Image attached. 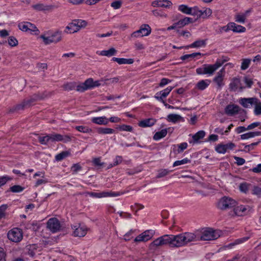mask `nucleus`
Segmentation results:
<instances>
[{
    "label": "nucleus",
    "mask_w": 261,
    "mask_h": 261,
    "mask_svg": "<svg viewBox=\"0 0 261 261\" xmlns=\"http://www.w3.org/2000/svg\"><path fill=\"white\" fill-rule=\"evenodd\" d=\"M9 45L12 47L16 46L18 45V41L16 38L13 36L10 37L8 39Z\"/></svg>",
    "instance_id": "nucleus-49"
},
{
    "label": "nucleus",
    "mask_w": 261,
    "mask_h": 261,
    "mask_svg": "<svg viewBox=\"0 0 261 261\" xmlns=\"http://www.w3.org/2000/svg\"><path fill=\"white\" fill-rule=\"evenodd\" d=\"M215 150L219 153L224 154L226 152L224 144H218L216 146Z\"/></svg>",
    "instance_id": "nucleus-53"
},
{
    "label": "nucleus",
    "mask_w": 261,
    "mask_h": 261,
    "mask_svg": "<svg viewBox=\"0 0 261 261\" xmlns=\"http://www.w3.org/2000/svg\"><path fill=\"white\" fill-rule=\"evenodd\" d=\"M226 61V60L218 59L214 64H204L201 67L196 69V73L199 75H212Z\"/></svg>",
    "instance_id": "nucleus-2"
},
{
    "label": "nucleus",
    "mask_w": 261,
    "mask_h": 261,
    "mask_svg": "<svg viewBox=\"0 0 261 261\" xmlns=\"http://www.w3.org/2000/svg\"><path fill=\"white\" fill-rule=\"evenodd\" d=\"M251 210L249 205H240L233 208V213L235 216H243L246 215Z\"/></svg>",
    "instance_id": "nucleus-15"
},
{
    "label": "nucleus",
    "mask_w": 261,
    "mask_h": 261,
    "mask_svg": "<svg viewBox=\"0 0 261 261\" xmlns=\"http://www.w3.org/2000/svg\"><path fill=\"white\" fill-rule=\"evenodd\" d=\"M7 237L10 241L15 243H18L23 238V233L21 229L15 227L8 232Z\"/></svg>",
    "instance_id": "nucleus-6"
},
{
    "label": "nucleus",
    "mask_w": 261,
    "mask_h": 261,
    "mask_svg": "<svg viewBox=\"0 0 261 261\" xmlns=\"http://www.w3.org/2000/svg\"><path fill=\"white\" fill-rule=\"evenodd\" d=\"M177 146L178 147V153H180L187 148L188 144L186 142H184L177 145Z\"/></svg>",
    "instance_id": "nucleus-57"
},
{
    "label": "nucleus",
    "mask_w": 261,
    "mask_h": 261,
    "mask_svg": "<svg viewBox=\"0 0 261 261\" xmlns=\"http://www.w3.org/2000/svg\"><path fill=\"white\" fill-rule=\"evenodd\" d=\"M196 14H198L203 18H206L212 14V10L210 8H206L204 11L197 10Z\"/></svg>",
    "instance_id": "nucleus-31"
},
{
    "label": "nucleus",
    "mask_w": 261,
    "mask_h": 261,
    "mask_svg": "<svg viewBox=\"0 0 261 261\" xmlns=\"http://www.w3.org/2000/svg\"><path fill=\"white\" fill-rule=\"evenodd\" d=\"M87 24V22L85 20L74 19L65 27L64 31L67 34H73L85 28Z\"/></svg>",
    "instance_id": "nucleus-3"
},
{
    "label": "nucleus",
    "mask_w": 261,
    "mask_h": 261,
    "mask_svg": "<svg viewBox=\"0 0 261 261\" xmlns=\"http://www.w3.org/2000/svg\"><path fill=\"white\" fill-rule=\"evenodd\" d=\"M134 232H135L134 230H133V229L130 230L128 232H127L124 235V236H123L124 239L125 241L130 240L132 238H133Z\"/></svg>",
    "instance_id": "nucleus-55"
},
{
    "label": "nucleus",
    "mask_w": 261,
    "mask_h": 261,
    "mask_svg": "<svg viewBox=\"0 0 261 261\" xmlns=\"http://www.w3.org/2000/svg\"><path fill=\"white\" fill-rule=\"evenodd\" d=\"M234 159L236 161V164L238 166L243 165L245 163V160L243 158L238 157V156H234Z\"/></svg>",
    "instance_id": "nucleus-61"
},
{
    "label": "nucleus",
    "mask_w": 261,
    "mask_h": 261,
    "mask_svg": "<svg viewBox=\"0 0 261 261\" xmlns=\"http://www.w3.org/2000/svg\"><path fill=\"white\" fill-rule=\"evenodd\" d=\"M206 40H197L189 45L187 48H200L205 47Z\"/></svg>",
    "instance_id": "nucleus-34"
},
{
    "label": "nucleus",
    "mask_w": 261,
    "mask_h": 261,
    "mask_svg": "<svg viewBox=\"0 0 261 261\" xmlns=\"http://www.w3.org/2000/svg\"><path fill=\"white\" fill-rule=\"evenodd\" d=\"M192 22V18L188 17H185L183 19H180L176 23L178 28H181L186 25Z\"/></svg>",
    "instance_id": "nucleus-33"
},
{
    "label": "nucleus",
    "mask_w": 261,
    "mask_h": 261,
    "mask_svg": "<svg viewBox=\"0 0 261 261\" xmlns=\"http://www.w3.org/2000/svg\"><path fill=\"white\" fill-rule=\"evenodd\" d=\"M75 128L79 132L83 133H89L92 132V129L91 128L85 126H76L75 127Z\"/></svg>",
    "instance_id": "nucleus-44"
},
{
    "label": "nucleus",
    "mask_w": 261,
    "mask_h": 261,
    "mask_svg": "<svg viewBox=\"0 0 261 261\" xmlns=\"http://www.w3.org/2000/svg\"><path fill=\"white\" fill-rule=\"evenodd\" d=\"M154 232L152 230H147L139 236L134 240L135 242H146L150 240L153 236Z\"/></svg>",
    "instance_id": "nucleus-13"
},
{
    "label": "nucleus",
    "mask_w": 261,
    "mask_h": 261,
    "mask_svg": "<svg viewBox=\"0 0 261 261\" xmlns=\"http://www.w3.org/2000/svg\"><path fill=\"white\" fill-rule=\"evenodd\" d=\"M237 204V201L231 197L224 196L218 201L217 206L221 210H226L235 206Z\"/></svg>",
    "instance_id": "nucleus-4"
},
{
    "label": "nucleus",
    "mask_w": 261,
    "mask_h": 261,
    "mask_svg": "<svg viewBox=\"0 0 261 261\" xmlns=\"http://www.w3.org/2000/svg\"><path fill=\"white\" fill-rule=\"evenodd\" d=\"M251 60L249 59H244L242 60L241 69L243 70L247 69L250 66Z\"/></svg>",
    "instance_id": "nucleus-43"
},
{
    "label": "nucleus",
    "mask_w": 261,
    "mask_h": 261,
    "mask_svg": "<svg viewBox=\"0 0 261 261\" xmlns=\"http://www.w3.org/2000/svg\"><path fill=\"white\" fill-rule=\"evenodd\" d=\"M93 79L89 78L84 83H81L76 87V90L78 92H83L87 90L93 88Z\"/></svg>",
    "instance_id": "nucleus-11"
},
{
    "label": "nucleus",
    "mask_w": 261,
    "mask_h": 261,
    "mask_svg": "<svg viewBox=\"0 0 261 261\" xmlns=\"http://www.w3.org/2000/svg\"><path fill=\"white\" fill-rule=\"evenodd\" d=\"M210 83L211 81L210 80H202L197 83L196 87L199 90H203L210 85Z\"/></svg>",
    "instance_id": "nucleus-28"
},
{
    "label": "nucleus",
    "mask_w": 261,
    "mask_h": 261,
    "mask_svg": "<svg viewBox=\"0 0 261 261\" xmlns=\"http://www.w3.org/2000/svg\"><path fill=\"white\" fill-rule=\"evenodd\" d=\"M117 53V50L113 47L110 48L108 50H104L101 51H97L96 54L98 55L102 56L111 57L115 55Z\"/></svg>",
    "instance_id": "nucleus-24"
},
{
    "label": "nucleus",
    "mask_w": 261,
    "mask_h": 261,
    "mask_svg": "<svg viewBox=\"0 0 261 261\" xmlns=\"http://www.w3.org/2000/svg\"><path fill=\"white\" fill-rule=\"evenodd\" d=\"M70 155V152L67 151H62L55 156V159L57 161H61Z\"/></svg>",
    "instance_id": "nucleus-42"
},
{
    "label": "nucleus",
    "mask_w": 261,
    "mask_h": 261,
    "mask_svg": "<svg viewBox=\"0 0 261 261\" xmlns=\"http://www.w3.org/2000/svg\"><path fill=\"white\" fill-rule=\"evenodd\" d=\"M255 98H241L239 100V103L245 108H250L253 106Z\"/></svg>",
    "instance_id": "nucleus-21"
},
{
    "label": "nucleus",
    "mask_w": 261,
    "mask_h": 261,
    "mask_svg": "<svg viewBox=\"0 0 261 261\" xmlns=\"http://www.w3.org/2000/svg\"><path fill=\"white\" fill-rule=\"evenodd\" d=\"M169 173V171L167 169H162L160 170L156 175L157 178H161L165 176Z\"/></svg>",
    "instance_id": "nucleus-59"
},
{
    "label": "nucleus",
    "mask_w": 261,
    "mask_h": 261,
    "mask_svg": "<svg viewBox=\"0 0 261 261\" xmlns=\"http://www.w3.org/2000/svg\"><path fill=\"white\" fill-rule=\"evenodd\" d=\"M18 26L21 31L30 34H32L33 32H35L36 34L39 32L37 27L29 22H21L18 24Z\"/></svg>",
    "instance_id": "nucleus-8"
},
{
    "label": "nucleus",
    "mask_w": 261,
    "mask_h": 261,
    "mask_svg": "<svg viewBox=\"0 0 261 261\" xmlns=\"http://www.w3.org/2000/svg\"><path fill=\"white\" fill-rule=\"evenodd\" d=\"M12 178L9 176L5 175L0 177V188L5 185L7 181L11 180Z\"/></svg>",
    "instance_id": "nucleus-48"
},
{
    "label": "nucleus",
    "mask_w": 261,
    "mask_h": 261,
    "mask_svg": "<svg viewBox=\"0 0 261 261\" xmlns=\"http://www.w3.org/2000/svg\"><path fill=\"white\" fill-rule=\"evenodd\" d=\"M73 231V235L76 237H83L87 233L88 228L87 227L81 224H77L72 227Z\"/></svg>",
    "instance_id": "nucleus-9"
},
{
    "label": "nucleus",
    "mask_w": 261,
    "mask_h": 261,
    "mask_svg": "<svg viewBox=\"0 0 261 261\" xmlns=\"http://www.w3.org/2000/svg\"><path fill=\"white\" fill-rule=\"evenodd\" d=\"M179 36H182L185 38H188L190 37L192 35V34L189 31L186 30L179 32Z\"/></svg>",
    "instance_id": "nucleus-64"
},
{
    "label": "nucleus",
    "mask_w": 261,
    "mask_h": 261,
    "mask_svg": "<svg viewBox=\"0 0 261 261\" xmlns=\"http://www.w3.org/2000/svg\"><path fill=\"white\" fill-rule=\"evenodd\" d=\"M122 5V2L120 0L115 1L112 2L111 4L112 7H113L114 9H119Z\"/></svg>",
    "instance_id": "nucleus-58"
},
{
    "label": "nucleus",
    "mask_w": 261,
    "mask_h": 261,
    "mask_svg": "<svg viewBox=\"0 0 261 261\" xmlns=\"http://www.w3.org/2000/svg\"><path fill=\"white\" fill-rule=\"evenodd\" d=\"M201 54L200 53H195L191 54H188L182 56L180 57V59L181 60H186L190 58H195L197 56H200Z\"/></svg>",
    "instance_id": "nucleus-50"
},
{
    "label": "nucleus",
    "mask_w": 261,
    "mask_h": 261,
    "mask_svg": "<svg viewBox=\"0 0 261 261\" xmlns=\"http://www.w3.org/2000/svg\"><path fill=\"white\" fill-rule=\"evenodd\" d=\"M190 162H191L190 160H189V159L186 158L181 160L176 161L175 162H174V163L173 164V166L176 167V166H180V165H184V164H186L187 163H190Z\"/></svg>",
    "instance_id": "nucleus-45"
},
{
    "label": "nucleus",
    "mask_w": 261,
    "mask_h": 261,
    "mask_svg": "<svg viewBox=\"0 0 261 261\" xmlns=\"http://www.w3.org/2000/svg\"><path fill=\"white\" fill-rule=\"evenodd\" d=\"M88 194L90 196L94 197V198H103L102 192H90V193H89Z\"/></svg>",
    "instance_id": "nucleus-60"
},
{
    "label": "nucleus",
    "mask_w": 261,
    "mask_h": 261,
    "mask_svg": "<svg viewBox=\"0 0 261 261\" xmlns=\"http://www.w3.org/2000/svg\"><path fill=\"white\" fill-rule=\"evenodd\" d=\"M47 227L53 232H56L60 230L61 225L57 219L53 218L48 220Z\"/></svg>",
    "instance_id": "nucleus-16"
},
{
    "label": "nucleus",
    "mask_w": 261,
    "mask_h": 261,
    "mask_svg": "<svg viewBox=\"0 0 261 261\" xmlns=\"http://www.w3.org/2000/svg\"><path fill=\"white\" fill-rule=\"evenodd\" d=\"M82 169V167L79 164H73L71 167V171L73 174L76 173L78 171Z\"/></svg>",
    "instance_id": "nucleus-56"
},
{
    "label": "nucleus",
    "mask_w": 261,
    "mask_h": 261,
    "mask_svg": "<svg viewBox=\"0 0 261 261\" xmlns=\"http://www.w3.org/2000/svg\"><path fill=\"white\" fill-rule=\"evenodd\" d=\"M38 140L43 145H46L51 142L50 134L46 135L44 136H39Z\"/></svg>",
    "instance_id": "nucleus-40"
},
{
    "label": "nucleus",
    "mask_w": 261,
    "mask_h": 261,
    "mask_svg": "<svg viewBox=\"0 0 261 261\" xmlns=\"http://www.w3.org/2000/svg\"><path fill=\"white\" fill-rule=\"evenodd\" d=\"M205 133L203 130H200L192 136L193 140L190 141L189 143L194 144L198 142V141L205 136Z\"/></svg>",
    "instance_id": "nucleus-27"
},
{
    "label": "nucleus",
    "mask_w": 261,
    "mask_h": 261,
    "mask_svg": "<svg viewBox=\"0 0 261 261\" xmlns=\"http://www.w3.org/2000/svg\"><path fill=\"white\" fill-rule=\"evenodd\" d=\"M7 204H2L0 206V221L3 219L7 218L8 214L7 212L8 209Z\"/></svg>",
    "instance_id": "nucleus-38"
},
{
    "label": "nucleus",
    "mask_w": 261,
    "mask_h": 261,
    "mask_svg": "<svg viewBox=\"0 0 261 261\" xmlns=\"http://www.w3.org/2000/svg\"><path fill=\"white\" fill-rule=\"evenodd\" d=\"M250 185L247 182H243L239 186L240 190L243 193H247L249 190Z\"/></svg>",
    "instance_id": "nucleus-47"
},
{
    "label": "nucleus",
    "mask_w": 261,
    "mask_h": 261,
    "mask_svg": "<svg viewBox=\"0 0 261 261\" xmlns=\"http://www.w3.org/2000/svg\"><path fill=\"white\" fill-rule=\"evenodd\" d=\"M226 151L227 152L230 150H232L236 147V145L232 142H229L227 144H224Z\"/></svg>",
    "instance_id": "nucleus-62"
},
{
    "label": "nucleus",
    "mask_w": 261,
    "mask_h": 261,
    "mask_svg": "<svg viewBox=\"0 0 261 261\" xmlns=\"http://www.w3.org/2000/svg\"><path fill=\"white\" fill-rule=\"evenodd\" d=\"M229 89L231 91H236L238 89L243 90L245 89L244 86L240 78L233 77L229 84Z\"/></svg>",
    "instance_id": "nucleus-14"
},
{
    "label": "nucleus",
    "mask_w": 261,
    "mask_h": 261,
    "mask_svg": "<svg viewBox=\"0 0 261 261\" xmlns=\"http://www.w3.org/2000/svg\"><path fill=\"white\" fill-rule=\"evenodd\" d=\"M51 142H62L67 143L71 140V137L68 135H61L57 133L50 134Z\"/></svg>",
    "instance_id": "nucleus-12"
},
{
    "label": "nucleus",
    "mask_w": 261,
    "mask_h": 261,
    "mask_svg": "<svg viewBox=\"0 0 261 261\" xmlns=\"http://www.w3.org/2000/svg\"><path fill=\"white\" fill-rule=\"evenodd\" d=\"M240 110V108L237 105H229L225 109L226 114L229 115H233L237 114Z\"/></svg>",
    "instance_id": "nucleus-22"
},
{
    "label": "nucleus",
    "mask_w": 261,
    "mask_h": 261,
    "mask_svg": "<svg viewBox=\"0 0 261 261\" xmlns=\"http://www.w3.org/2000/svg\"><path fill=\"white\" fill-rule=\"evenodd\" d=\"M152 13L154 16H156V17L159 16V17H163V18H166L167 17V14H166L165 13H164L161 11H158L156 10H153L152 11Z\"/></svg>",
    "instance_id": "nucleus-54"
},
{
    "label": "nucleus",
    "mask_w": 261,
    "mask_h": 261,
    "mask_svg": "<svg viewBox=\"0 0 261 261\" xmlns=\"http://www.w3.org/2000/svg\"><path fill=\"white\" fill-rule=\"evenodd\" d=\"M33 8L37 11H48L52 10L54 6L52 5H45L43 4H37L33 5Z\"/></svg>",
    "instance_id": "nucleus-23"
},
{
    "label": "nucleus",
    "mask_w": 261,
    "mask_h": 261,
    "mask_svg": "<svg viewBox=\"0 0 261 261\" xmlns=\"http://www.w3.org/2000/svg\"><path fill=\"white\" fill-rule=\"evenodd\" d=\"M173 89V87H168L163 90L156 93L154 96L155 98L160 102H164V98L167 97Z\"/></svg>",
    "instance_id": "nucleus-18"
},
{
    "label": "nucleus",
    "mask_w": 261,
    "mask_h": 261,
    "mask_svg": "<svg viewBox=\"0 0 261 261\" xmlns=\"http://www.w3.org/2000/svg\"><path fill=\"white\" fill-rule=\"evenodd\" d=\"M220 232L212 228H207L202 231L186 232L176 235L165 234L154 240L149 244L150 249H155L163 246L170 248H180L199 241H210L218 239Z\"/></svg>",
    "instance_id": "nucleus-1"
},
{
    "label": "nucleus",
    "mask_w": 261,
    "mask_h": 261,
    "mask_svg": "<svg viewBox=\"0 0 261 261\" xmlns=\"http://www.w3.org/2000/svg\"><path fill=\"white\" fill-rule=\"evenodd\" d=\"M97 133L100 135L112 134L115 133V130L108 127H98L96 129Z\"/></svg>",
    "instance_id": "nucleus-37"
},
{
    "label": "nucleus",
    "mask_w": 261,
    "mask_h": 261,
    "mask_svg": "<svg viewBox=\"0 0 261 261\" xmlns=\"http://www.w3.org/2000/svg\"><path fill=\"white\" fill-rule=\"evenodd\" d=\"M10 190L12 192L19 193L24 190V188L19 185H15L10 188Z\"/></svg>",
    "instance_id": "nucleus-52"
},
{
    "label": "nucleus",
    "mask_w": 261,
    "mask_h": 261,
    "mask_svg": "<svg viewBox=\"0 0 261 261\" xmlns=\"http://www.w3.org/2000/svg\"><path fill=\"white\" fill-rule=\"evenodd\" d=\"M117 128L122 131H126V132H132V130H133V128L131 126L128 125H125V124L119 125L117 127Z\"/></svg>",
    "instance_id": "nucleus-51"
},
{
    "label": "nucleus",
    "mask_w": 261,
    "mask_h": 261,
    "mask_svg": "<svg viewBox=\"0 0 261 261\" xmlns=\"http://www.w3.org/2000/svg\"><path fill=\"white\" fill-rule=\"evenodd\" d=\"M122 161V158L121 156L117 155L116 156L115 159L114 160V162L113 165H111V167L115 166L119 164H120Z\"/></svg>",
    "instance_id": "nucleus-63"
},
{
    "label": "nucleus",
    "mask_w": 261,
    "mask_h": 261,
    "mask_svg": "<svg viewBox=\"0 0 261 261\" xmlns=\"http://www.w3.org/2000/svg\"><path fill=\"white\" fill-rule=\"evenodd\" d=\"M167 120L168 122H171L175 123L178 121L183 120V118L180 115L178 114H170L167 116Z\"/></svg>",
    "instance_id": "nucleus-29"
},
{
    "label": "nucleus",
    "mask_w": 261,
    "mask_h": 261,
    "mask_svg": "<svg viewBox=\"0 0 261 261\" xmlns=\"http://www.w3.org/2000/svg\"><path fill=\"white\" fill-rule=\"evenodd\" d=\"M40 38L42 39L43 43L46 45L57 43L62 40V33L61 31H57L48 36L42 35L40 36Z\"/></svg>",
    "instance_id": "nucleus-5"
},
{
    "label": "nucleus",
    "mask_w": 261,
    "mask_h": 261,
    "mask_svg": "<svg viewBox=\"0 0 261 261\" xmlns=\"http://www.w3.org/2000/svg\"><path fill=\"white\" fill-rule=\"evenodd\" d=\"M243 81H244V82L245 84V86H244L245 88H251V86H252L253 84V82L252 79L250 78V77H248V76L244 77Z\"/></svg>",
    "instance_id": "nucleus-46"
},
{
    "label": "nucleus",
    "mask_w": 261,
    "mask_h": 261,
    "mask_svg": "<svg viewBox=\"0 0 261 261\" xmlns=\"http://www.w3.org/2000/svg\"><path fill=\"white\" fill-rule=\"evenodd\" d=\"M230 31L234 33H244L246 31V28L241 25H238L233 22H230Z\"/></svg>",
    "instance_id": "nucleus-26"
},
{
    "label": "nucleus",
    "mask_w": 261,
    "mask_h": 261,
    "mask_svg": "<svg viewBox=\"0 0 261 261\" xmlns=\"http://www.w3.org/2000/svg\"><path fill=\"white\" fill-rule=\"evenodd\" d=\"M112 61L117 62L119 64H131L134 62L133 59L118 58L113 57Z\"/></svg>",
    "instance_id": "nucleus-36"
},
{
    "label": "nucleus",
    "mask_w": 261,
    "mask_h": 261,
    "mask_svg": "<svg viewBox=\"0 0 261 261\" xmlns=\"http://www.w3.org/2000/svg\"><path fill=\"white\" fill-rule=\"evenodd\" d=\"M259 136H261V132H251L242 134L240 137L242 140H247Z\"/></svg>",
    "instance_id": "nucleus-32"
},
{
    "label": "nucleus",
    "mask_w": 261,
    "mask_h": 261,
    "mask_svg": "<svg viewBox=\"0 0 261 261\" xmlns=\"http://www.w3.org/2000/svg\"><path fill=\"white\" fill-rule=\"evenodd\" d=\"M93 123L98 125H107L109 123V120L105 116L93 117L91 119Z\"/></svg>",
    "instance_id": "nucleus-25"
},
{
    "label": "nucleus",
    "mask_w": 261,
    "mask_h": 261,
    "mask_svg": "<svg viewBox=\"0 0 261 261\" xmlns=\"http://www.w3.org/2000/svg\"><path fill=\"white\" fill-rule=\"evenodd\" d=\"M155 123V120L152 118L146 119L141 121L139 123V125L141 127H150L153 125Z\"/></svg>",
    "instance_id": "nucleus-30"
},
{
    "label": "nucleus",
    "mask_w": 261,
    "mask_h": 261,
    "mask_svg": "<svg viewBox=\"0 0 261 261\" xmlns=\"http://www.w3.org/2000/svg\"><path fill=\"white\" fill-rule=\"evenodd\" d=\"M172 5L171 1L168 0H156L151 3V6L153 7H163L169 8Z\"/></svg>",
    "instance_id": "nucleus-19"
},
{
    "label": "nucleus",
    "mask_w": 261,
    "mask_h": 261,
    "mask_svg": "<svg viewBox=\"0 0 261 261\" xmlns=\"http://www.w3.org/2000/svg\"><path fill=\"white\" fill-rule=\"evenodd\" d=\"M122 194V193L120 192L102 191L103 198L108 197H117L121 195Z\"/></svg>",
    "instance_id": "nucleus-41"
},
{
    "label": "nucleus",
    "mask_w": 261,
    "mask_h": 261,
    "mask_svg": "<svg viewBox=\"0 0 261 261\" xmlns=\"http://www.w3.org/2000/svg\"><path fill=\"white\" fill-rule=\"evenodd\" d=\"M225 68H222L217 72V75L213 79L214 83L216 84L217 88L219 89H221L222 87L224 85L223 80L225 76Z\"/></svg>",
    "instance_id": "nucleus-10"
},
{
    "label": "nucleus",
    "mask_w": 261,
    "mask_h": 261,
    "mask_svg": "<svg viewBox=\"0 0 261 261\" xmlns=\"http://www.w3.org/2000/svg\"><path fill=\"white\" fill-rule=\"evenodd\" d=\"M178 9L180 12L186 14H196V8H191L186 5H180L178 6Z\"/></svg>",
    "instance_id": "nucleus-20"
},
{
    "label": "nucleus",
    "mask_w": 261,
    "mask_h": 261,
    "mask_svg": "<svg viewBox=\"0 0 261 261\" xmlns=\"http://www.w3.org/2000/svg\"><path fill=\"white\" fill-rule=\"evenodd\" d=\"M167 134V129H163L160 131L155 133L153 137V140L158 141L165 137Z\"/></svg>",
    "instance_id": "nucleus-39"
},
{
    "label": "nucleus",
    "mask_w": 261,
    "mask_h": 261,
    "mask_svg": "<svg viewBox=\"0 0 261 261\" xmlns=\"http://www.w3.org/2000/svg\"><path fill=\"white\" fill-rule=\"evenodd\" d=\"M254 107V113L255 115L261 114V101L256 97L253 104Z\"/></svg>",
    "instance_id": "nucleus-35"
},
{
    "label": "nucleus",
    "mask_w": 261,
    "mask_h": 261,
    "mask_svg": "<svg viewBox=\"0 0 261 261\" xmlns=\"http://www.w3.org/2000/svg\"><path fill=\"white\" fill-rule=\"evenodd\" d=\"M151 32V29L147 24H143L141 25L140 29L134 32L131 34L133 38H139L148 36Z\"/></svg>",
    "instance_id": "nucleus-7"
},
{
    "label": "nucleus",
    "mask_w": 261,
    "mask_h": 261,
    "mask_svg": "<svg viewBox=\"0 0 261 261\" xmlns=\"http://www.w3.org/2000/svg\"><path fill=\"white\" fill-rule=\"evenodd\" d=\"M252 9H249L244 12L237 14L234 16L235 21L238 23H244L247 17L250 15Z\"/></svg>",
    "instance_id": "nucleus-17"
}]
</instances>
